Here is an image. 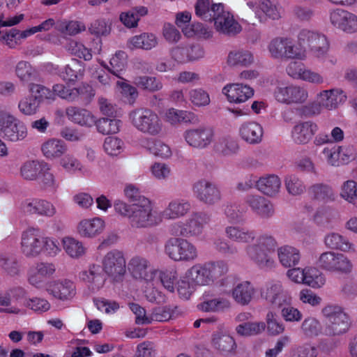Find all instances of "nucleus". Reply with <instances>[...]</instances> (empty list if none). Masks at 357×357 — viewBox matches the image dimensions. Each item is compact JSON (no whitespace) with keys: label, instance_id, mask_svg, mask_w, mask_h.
Returning a JSON list of instances; mask_svg holds the SVG:
<instances>
[{"label":"nucleus","instance_id":"27","mask_svg":"<svg viewBox=\"0 0 357 357\" xmlns=\"http://www.w3.org/2000/svg\"><path fill=\"white\" fill-rule=\"evenodd\" d=\"M308 193L313 199L320 202H328L335 199V194L333 188L323 183L311 185L308 189Z\"/></svg>","mask_w":357,"mask_h":357},{"label":"nucleus","instance_id":"17","mask_svg":"<svg viewBox=\"0 0 357 357\" xmlns=\"http://www.w3.org/2000/svg\"><path fill=\"white\" fill-rule=\"evenodd\" d=\"M48 292L56 298L66 301L72 298L75 294V286L67 280L51 282L47 288Z\"/></svg>","mask_w":357,"mask_h":357},{"label":"nucleus","instance_id":"24","mask_svg":"<svg viewBox=\"0 0 357 357\" xmlns=\"http://www.w3.org/2000/svg\"><path fill=\"white\" fill-rule=\"evenodd\" d=\"M85 70L82 61L73 59L60 73L61 77L68 82H75L83 77Z\"/></svg>","mask_w":357,"mask_h":357},{"label":"nucleus","instance_id":"57","mask_svg":"<svg viewBox=\"0 0 357 357\" xmlns=\"http://www.w3.org/2000/svg\"><path fill=\"white\" fill-rule=\"evenodd\" d=\"M288 38H276L271 40L268 45L269 51L271 55L277 59H283L284 53H285V47Z\"/></svg>","mask_w":357,"mask_h":357},{"label":"nucleus","instance_id":"55","mask_svg":"<svg viewBox=\"0 0 357 357\" xmlns=\"http://www.w3.org/2000/svg\"><path fill=\"white\" fill-rule=\"evenodd\" d=\"M285 186L287 192L292 195H301L305 190L303 182L295 175H289L286 177Z\"/></svg>","mask_w":357,"mask_h":357},{"label":"nucleus","instance_id":"63","mask_svg":"<svg viewBox=\"0 0 357 357\" xmlns=\"http://www.w3.org/2000/svg\"><path fill=\"white\" fill-rule=\"evenodd\" d=\"M159 278L164 287L170 292H174L175 281L177 279L176 271L174 270L160 271Z\"/></svg>","mask_w":357,"mask_h":357},{"label":"nucleus","instance_id":"64","mask_svg":"<svg viewBox=\"0 0 357 357\" xmlns=\"http://www.w3.org/2000/svg\"><path fill=\"white\" fill-rule=\"evenodd\" d=\"M149 151L155 156L167 158L171 156L172 151L168 145L160 140H155L149 147Z\"/></svg>","mask_w":357,"mask_h":357},{"label":"nucleus","instance_id":"21","mask_svg":"<svg viewBox=\"0 0 357 357\" xmlns=\"http://www.w3.org/2000/svg\"><path fill=\"white\" fill-rule=\"evenodd\" d=\"M239 134L241 138L246 142L250 144H256L261 141L263 129L256 122H246L240 127Z\"/></svg>","mask_w":357,"mask_h":357},{"label":"nucleus","instance_id":"41","mask_svg":"<svg viewBox=\"0 0 357 357\" xmlns=\"http://www.w3.org/2000/svg\"><path fill=\"white\" fill-rule=\"evenodd\" d=\"M44 155L49 158L59 157L66 151V146L61 140L51 139L42 146Z\"/></svg>","mask_w":357,"mask_h":357},{"label":"nucleus","instance_id":"39","mask_svg":"<svg viewBox=\"0 0 357 357\" xmlns=\"http://www.w3.org/2000/svg\"><path fill=\"white\" fill-rule=\"evenodd\" d=\"M226 234L231 240L238 243H249L254 240V231H248L238 227H227Z\"/></svg>","mask_w":357,"mask_h":357},{"label":"nucleus","instance_id":"32","mask_svg":"<svg viewBox=\"0 0 357 357\" xmlns=\"http://www.w3.org/2000/svg\"><path fill=\"white\" fill-rule=\"evenodd\" d=\"M126 52L119 51L111 58L109 61L110 66H107L104 62L101 65L113 76L123 79L121 74L126 66Z\"/></svg>","mask_w":357,"mask_h":357},{"label":"nucleus","instance_id":"28","mask_svg":"<svg viewBox=\"0 0 357 357\" xmlns=\"http://www.w3.org/2000/svg\"><path fill=\"white\" fill-rule=\"evenodd\" d=\"M340 89L324 91L320 93V107L328 109L335 108L337 105L346 100L347 97Z\"/></svg>","mask_w":357,"mask_h":357},{"label":"nucleus","instance_id":"15","mask_svg":"<svg viewBox=\"0 0 357 357\" xmlns=\"http://www.w3.org/2000/svg\"><path fill=\"white\" fill-rule=\"evenodd\" d=\"M211 220V215L205 212H197L192 215L191 218L183 225L184 237L199 235L202 232L204 225Z\"/></svg>","mask_w":357,"mask_h":357},{"label":"nucleus","instance_id":"42","mask_svg":"<svg viewBox=\"0 0 357 357\" xmlns=\"http://www.w3.org/2000/svg\"><path fill=\"white\" fill-rule=\"evenodd\" d=\"M190 276L195 283L199 285H205L212 282L206 263L204 265L196 264L189 271Z\"/></svg>","mask_w":357,"mask_h":357},{"label":"nucleus","instance_id":"1","mask_svg":"<svg viewBox=\"0 0 357 357\" xmlns=\"http://www.w3.org/2000/svg\"><path fill=\"white\" fill-rule=\"evenodd\" d=\"M114 206L118 213L128 218L133 227H149L158 222L149 199L138 204H128L123 201L116 200Z\"/></svg>","mask_w":357,"mask_h":357},{"label":"nucleus","instance_id":"14","mask_svg":"<svg viewBox=\"0 0 357 357\" xmlns=\"http://www.w3.org/2000/svg\"><path fill=\"white\" fill-rule=\"evenodd\" d=\"M215 29L227 36H234L241 31V26L229 13H223L214 17Z\"/></svg>","mask_w":357,"mask_h":357},{"label":"nucleus","instance_id":"30","mask_svg":"<svg viewBox=\"0 0 357 357\" xmlns=\"http://www.w3.org/2000/svg\"><path fill=\"white\" fill-rule=\"evenodd\" d=\"M280 185V179L275 175L261 177L256 182L257 189L264 195L270 197L274 196L278 193Z\"/></svg>","mask_w":357,"mask_h":357},{"label":"nucleus","instance_id":"58","mask_svg":"<svg viewBox=\"0 0 357 357\" xmlns=\"http://www.w3.org/2000/svg\"><path fill=\"white\" fill-rule=\"evenodd\" d=\"M123 142L117 137H107L104 142V149L110 155H117L123 151Z\"/></svg>","mask_w":357,"mask_h":357},{"label":"nucleus","instance_id":"3","mask_svg":"<svg viewBox=\"0 0 357 357\" xmlns=\"http://www.w3.org/2000/svg\"><path fill=\"white\" fill-rule=\"evenodd\" d=\"M133 126L139 131L151 135H156L162 130L158 116L149 109H137L130 113Z\"/></svg>","mask_w":357,"mask_h":357},{"label":"nucleus","instance_id":"9","mask_svg":"<svg viewBox=\"0 0 357 357\" xmlns=\"http://www.w3.org/2000/svg\"><path fill=\"white\" fill-rule=\"evenodd\" d=\"M213 130L207 126L186 130L183 137L188 144L196 149H205L213 142Z\"/></svg>","mask_w":357,"mask_h":357},{"label":"nucleus","instance_id":"7","mask_svg":"<svg viewBox=\"0 0 357 357\" xmlns=\"http://www.w3.org/2000/svg\"><path fill=\"white\" fill-rule=\"evenodd\" d=\"M298 42L304 49L309 48L317 56L323 55L328 48L325 36L307 29L300 31Z\"/></svg>","mask_w":357,"mask_h":357},{"label":"nucleus","instance_id":"61","mask_svg":"<svg viewBox=\"0 0 357 357\" xmlns=\"http://www.w3.org/2000/svg\"><path fill=\"white\" fill-rule=\"evenodd\" d=\"M40 103L31 96L25 97L18 104L20 112L25 115H32L36 113Z\"/></svg>","mask_w":357,"mask_h":357},{"label":"nucleus","instance_id":"20","mask_svg":"<svg viewBox=\"0 0 357 357\" xmlns=\"http://www.w3.org/2000/svg\"><path fill=\"white\" fill-rule=\"evenodd\" d=\"M246 203L260 217L268 218L274 213L272 204L263 197L250 195L246 199Z\"/></svg>","mask_w":357,"mask_h":357},{"label":"nucleus","instance_id":"50","mask_svg":"<svg viewBox=\"0 0 357 357\" xmlns=\"http://www.w3.org/2000/svg\"><path fill=\"white\" fill-rule=\"evenodd\" d=\"M89 29L91 34L97 37L107 36L112 30V22L109 20L100 18L93 21Z\"/></svg>","mask_w":357,"mask_h":357},{"label":"nucleus","instance_id":"34","mask_svg":"<svg viewBox=\"0 0 357 357\" xmlns=\"http://www.w3.org/2000/svg\"><path fill=\"white\" fill-rule=\"evenodd\" d=\"M278 255L280 263L284 267L295 266L300 260V254L297 249L291 246H283L278 249Z\"/></svg>","mask_w":357,"mask_h":357},{"label":"nucleus","instance_id":"4","mask_svg":"<svg viewBox=\"0 0 357 357\" xmlns=\"http://www.w3.org/2000/svg\"><path fill=\"white\" fill-rule=\"evenodd\" d=\"M165 252L172 259L180 261H192L197 257L195 246L181 238H170L165 243Z\"/></svg>","mask_w":357,"mask_h":357},{"label":"nucleus","instance_id":"23","mask_svg":"<svg viewBox=\"0 0 357 357\" xmlns=\"http://www.w3.org/2000/svg\"><path fill=\"white\" fill-rule=\"evenodd\" d=\"M317 130V126L312 121H305L294 126L292 137L297 144L307 143Z\"/></svg>","mask_w":357,"mask_h":357},{"label":"nucleus","instance_id":"12","mask_svg":"<svg viewBox=\"0 0 357 357\" xmlns=\"http://www.w3.org/2000/svg\"><path fill=\"white\" fill-rule=\"evenodd\" d=\"M222 93L230 102L241 103L253 96L254 89L247 84L234 83L227 84Z\"/></svg>","mask_w":357,"mask_h":357},{"label":"nucleus","instance_id":"29","mask_svg":"<svg viewBox=\"0 0 357 357\" xmlns=\"http://www.w3.org/2000/svg\"><path fill=\"white\" fill-rule=\"evenodd\" d=\"M354 152L353 147L350 146H337L334 147L333 150L324 149V151L332 165H339L336 164L339 160L345 162L354 158Z\"/></svg>","mask_w":357,"mask_h":357},{"label":"nucleus","instance_id":"6","mask_svg":"<svg viewBox=\"0 0 357 357\" xmlns=\"http://www.w3.org/2000/svg\"><path fill=\"white\" fill-rule=\"evenodd\" d=\"M102 266L104 271L114 281L120 282L126 271V259L122 252L113 250L109 252L103 258Z\"/></svg>","mask_w":357,"mask_h":357},{"label":"nucleus","instance_id":"13","mask_svg":"<svg viewBox=\"0 0 357 357\" xmlns=\"http://www.w3.org/2000/svg\"><path fill=\"white\" fill-rule=\"evenodd\" d=\"M21 245L26 256L36 257L44 248L43 237L36 234L34 230H29L23 233Z\"/></svg>","mask_w":357,"mask_h":357},{"label":"nucleus","instance_id":"11","mask_svg":"<svg viewBox=\"0 0 357 357\" xmlns=\"http://www.w3.org/2000/svg\"><path fill=\"white\" fill-rule=\"evenodd\" d=\"M276 100L282 103H303L307 98V91L298 86L278 87L275 91Z\"/></svg>","mask_w":357,"mask_h":357},{"label":"nucleus","instance_id":"48","mask_svg":"<svg viewBox=\"0 0 357 357\" xmlns=\"http://www.w3.org/2000/svg\"><path fill=\"white\" fill-rule=\"evenodd\" d=\"M63 248L66 253L73 258H78L84 255L85 249L82 243L71 237L63 239Z\"/></svg>","mask_w":357,"mask_h":357},{"label":"nucleus","instance_id":"47","mask_svg":"<svg viewBox=\"0 0 357 357\" xmlns=\"http://www.w3.org/2000/svg\"><path fill=\"white\" fill-rule=\"evenodd\" d=\"M133 82L137 86L151 92L159 91L162 87L161 82L155 77H135Z\"/></svg>","mask_w":357,"mask_h":357},{"label":"nucleus","instance_id":"54","mask_svg":"<svg viewBox=\"0 0 357 357\" xmlns=\"http://www.w3.org/2000/svg\"><path fill=\"white\" fill-rule=\"evenodd\" d=\"M340 195L349 203L355 204L357 202V182L353 180L345 181L342 187Z\"/></svg>","mask_w":357,"mask_h":357},{"label":"nucleus","instance_id":"33","mask_svg":"<svg viewBox=\"0 0 357 357\" xmlns=\"http://www.w3.org/2000/svg\"><path fill=\"white\" fill-rule=\"evenodd\" d=\"M253 294L254 289L248 281L238 283L232 291L234 300L243 305H248L250 302Z\"/></svg>","mask_w":357,"mask_h":357},{"label":"nucleus","instance_id":"25","mask_svg":"<svg viewBox=\"0 0 357 357\" xmlns=\"http://www.w3.org/2000/svg\"><path fill=\"white\" fill-rule=\"evenodd\" d=\"M66 115L70 121L81 126L90 127L95 123L93 116L85 109L70 107L66 109Z\"/></svg>","mask_w":357,"mask_h":357},{"label":"nucleus","instance_id":"37","mask_svg":"<svg viewBox=\"0 0 357 357\" xmlns=\"http://www.w3.org/2000/svg\"><path fill=\"white\" fill-rule=\"evenodd\" d=\"M15 73L21 82L24 83H31L36 81L38 77V73L31 65L24 61H20L15 68Z\"/></svg>","mask_w":357,"mask_h":357},{"label":"nucleus","instance_id":"45","mask_svg":"<svg viewBox=\"0 0 357 357\" xmlns=\"http://www.w3.org/2000/svg\"><path fill=\"white\" fill-rule=\"evenodd\" d=\"M190 207V204L187 201L174 200L169 203L165 213L169 218H176L186 214Z\"/></svg>","mask_w":357,"mask_h":357},{"label":"nucleus","instance_id":"10","mask_svg":"<svg viewBox=\"0 0 357 357\" xmlns=\"http://www.w3.org/2000/svg\"><path fill=\"white\" fill-rule=\"evenodd\" d=\"M330 22L337 29L347 33L357 32V15L347 10L337 8L330 13Z\"/></svg>","mask_w":357,"mask_h":357},{"label":"nucleus","instance_id":"5","mask_svg":"<svg viewBox=\"0 0 357 357\" xmlns=\"http://www.w3.org/2000/svg\"><path fill=\"white\" fill-rule=\"evenodd\" d=\"M317 264L325 271L344 274L351 273L353 268L352 263L347 257L333 251L321 254Z\"/></svg>","mask_w":357,"mask_h":357},{"label":"nucleus","instance_id":"36","mask_svg":"<svg viewBox=\"0 0 357 357\" xmlns=\"http://www.w3.org/2000/svg\"><path fill=\"white\" fill-rule=\"evenodd\" d=\"M45 169V162L38 160H29L20 168L21 176L26 180L33 181L38 178L41 169Z\"/></svg>","mask_w":357,"mask_h":357},{"label":"nucleus","instance_id":"2","mask_svg":"<svg viewBox=\"0 0 357 357\" xmlns=\"http://www.w3.org/2000/svg\"><path fill=\"white\" fill-rule=\"evenodd\" d=\"M325 327L324 333L328 336L340 335L347 331L350 319L342 307L329 305L322 309Z\"/></svg>","mask_w":357,"mask_h":357},{"label":"nucleus","instance_id":"49","mask_svg":"<svg viewBox=\"0 0 357 357\" xmlns=\"http://www.w3.org/2000/svg\"><path fill=\"white\" fill-rule=\"evenodd\" d=\"M130 43L135 48L151 50L157 45V39L153 34L143 33L132 37Z\"/></svg>","mask_w":357,"mask_h":357},{"label":"nucleus","instance_id":"53","mask_svg":"<svg viewBox=\"0 0 357 357\" xmlns=\"http://www.w3.org/2000/svg\"><path fill=\"white\" fill-rule=\"evenodd\" d=\"M29 92L30 96L40 104L45 99L51 98L52 96V91L50 89L43 85L33 83L29 84Z\"/></svg>","mask_w":357,"mask_h":357},{"label":"nucleus","instance_id":"31","mask_svg":"<svg viewBox=\"0 0 357 357\" xmlns=\"http://www.w3.org/2000/svg\"><path fill=\"white\" fill-rule=\"evenodd\" d=\"M104 227V222L99 218L82 220L77 227L78 233L83 237L91 238L99 234Z\"/></svg>","mask_w":357,"mask_h":357},{"label":"nucleus","instance_id":"62","mask_svg":"<svg viewBox=\"0 0 357 357\" xmlns=\"http://www.w3.org/2000/svg\"><path fill=\"white\" fill-rule=\"evenodd\" d=\"M317 349L310 344H303L292 348L290 357H317Z\"/></svg>","mask_w":357,"mask_h":357},{"label":"nucleus","instance_id":"43","mask_svg":"<svg viewBox=\"0 0 357 357\" xmlns=\"http://www.w3.org/2000/svg\"><path fill=\"white\" fill-rule=\"evenodd\" d=\"M121 121L116 119L101 118L95 120V124L99 132L103 135H111L119 131Z\"/></svg>","mask_w":357,"mask_h":357},{"label":"nucleus","instance_id":"35","mask_svg":"<svg viewBox=\"0 0 357 357\" xmlns=\"http://www.w3.org/2000/svg\"><path fill=\"white\" fill-rule=\"evenodd\" d=\"M149 266V262L146 258L135 256L129 261L128 268L135 278L142 279L147 275Z\"/></svg>","mask_w":357,"mask_h":357},{"label":"nucleus","instance_id":"19","mask_svg":"<svg viewBox=\"0 0 357 357\" xmlns=\"http://www.w3.org/2000/svg\"><path fill=\"white\" fill-rule=\"evenodd\" d=\"M288 278L295 282L307 284L313 288H319L325 283V279L321 275H312L310 273H305L300 268H292L287 271Z\"/></svg>","mask_w":357,"mask_h":357},{"label":"nucleus","instance_id":"18","mask_svg":"<svg viewBox=\"0 0 357 357\" xmlns=\"http://www.w3.org/2000/svg\"><path fill=\"white\" fill-rule=\"evenodd\" d=\"M262 296L271 304L273 308H280L287 303V296L279 282L270 283Z\"/></svg>","mask_w":357,"mask_h":357},{"label":"nucleus","instance_id":"26","mask_svg":"<svg viewBox=\"0 0 357 357\" xmlns=\"http://www.w3.org/2000/svg\"><path fill=\"white\" fill-rule=\"evenodd\" d=\"M248 253L250 257L261 268H270L273 266L274 261L271 257V251L255 245L249 247Z\"/></svg>","mask_w":357,"mask_h":357},{"label":"nucleus","instance_id":"51","mask_svg":"<svg viewBox=\"0 0 357 357\" xmlns=\"http://www.w3.org/2000/svg\"><path fill=\"white\" fill-rule=\"evenodd\" d=\"M227 62L230 66L241 65L247 66L253 62V56L248 51L230 52L228 56Z\"/></svg>","mask_w":357,"mask_h":357},{"label":"nucleus","instance_id":"44","mask_svg":"<svg viewBox=\"0 0 357 357\" xmlns=\"http://www.w3.org/2000/svg\"><path fill=\"white\" fill-rule=\"evenodd\" d=\"M230 307V303L225 298H214L204 301L197 305V307L206 312H216L222 311Z\"/></svg>","mask_w":357,"mask_h":357},{"label":"nucleus","instance_id":"38","mask_svg":"<svg viewBox=\"0 0 357 357\" xmlns=\"http://www.w3.org/2000/svg\"><path fill=\"white\" fill-rule=\"evenodd\" d=\"M326 246L332 250H340L343 252L349 251L351 244L342 235L337 233H331L324 238Z\"/></svg>","mask_w":357,"mask_h":357},{"label":"nucleus","instance_id":"8","mask_svg":"<svg viewBox=\"0 0 357 357\" xmlns=\"http://www.w3.org/2000/svg\"><path fill=\"white\" fill-rule=\"evenodd\" d=\"M196 197L207 205H214L221 200V192L218 185L206 179H202L193 185Z\"/></svg>","mask_w":357,"mask_h":357},{"label":"nucleus","instance_id":"16","mask_svg":"<svg viewBox=\"0 0 357 357\" xmlns=\"http://www.w3.org/2000/svg\"><path fill=\"white\" fill-rule=\"evenodd\" d=\"M24 213L27 214H38L51 217L56 211L54 206L47 201L42 199L26 200L22 204Z\"/></svg>","mask_w":357,"mask_h":357},{"label":"nucleus","instance_id":"52","mask_svg":"<svg viewBox=\"0 0 357 357\" xmlns=\"http://www.w3.org/2000/svg\"><path fill=\"white\" fill-rule=\"evenodd\" d=\"M73 93H74L73 101L81 100L85 103H89L95 96L92 86L86 83H82L78 87L73 89Z\"/></svg>","mask_w":357,"mask_h":357},{"label":"nucleus","instance_id":"59","mask_svg":"<svg viewBox=\"0 0 357 357\" xmlns=\"http://www.w3.org/2000/svg\"><path fill=\"white\" fill-rule=\"evenodd\" d=\"M206 265L212 281L223 275L228 271V266L224 261H209L206 263Z\"/></svg>","mask_w":357,"mask_h":357},{"label":"nucleus","instance_id":"60","mask_svg":"<svg viewBox=\"0 0 357 357\" xmlns=\"http://www.w3.org/2000/svg\"><path fill=\"white\" fill-rule=\"evenodd\" d=\"M0 266L10 275H15L19 273V264L13 256L2 255L0 257Z\"/></svg>","mask_w":357,"mask_h":357},{"label":"nucleus","instance_id":"56","mask_svg":"<svg viewBox=\"0 0 357 357\" xmlns=\"http://www.w3.org/2000/svg\"><path fill=\"white\" fill-rule=\"evenodd\" d=\"M267 329L271 335H278L284 330V326L281 323L278 315L272 311L266 314Z\"/></svg>","mask_w":357,"mask_h":357},{"label":"nucleus","instance_id":"22","mask_svg":"<svg viewBox=\"0 0 357 357\" xmlns=\"http://www.w3.org/2000/svg\"><path fill=\"white\" fill-rule=\"evenodd\" d=\"M3 137L10 142L22 140L26 136V128L23 123L20 122L15 116L8 124L1 128Z\"/></svg>","mask_w":357,"mask_h":357},{"label":"nucleus","instance_id":"40","mask_svg":"<svg viewBox=\"0 0 357 357\" xmlns=\"http://www.w3.org/2000/svg\"><path fill=\"white\" fill-rule=\"evenodd\" d=\"M213 345L222 353H229L236 347V343L232 337L226 334L215 333L212 339Z\"/></svg>","mask_w":357,"mask_h":357},{"label":"nucleus","instance_id":"46","mask_svg":"<svg viewBox=\"0 0 357 357\" xmlns=\"http://www.w3.org/2000/svg\"><path fill=\"white\" fill-rule=\"evenodd\" d=\"M264 322H244L236 326L237 333L242 336L256 335L265 330Z\"/></svg>","mask_w":357,"mask_h":357}]
</instances>
